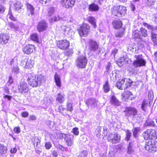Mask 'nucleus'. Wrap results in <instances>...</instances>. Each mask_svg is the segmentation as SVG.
<instances>
[{
	"label": "nucleus",
	"mask_w": 157,
	"mask_h": 157,
	"mask_svg": "<svg viewBox=\"0 0 157 157\" xmlns=\"http://www.w3.org/2000/svg\"><path fill=\"white\" fill-rule=\"evenodd\" d=\"M26 61H25V62ZM34 64V61L31 59H28L26 60L25 64V67L28 69H29L33 67Z\"/></svg>",
	"instance_id": "b1692460"
},
{
	"label": "nucleus",
	"mask_w": 157,
	"mask_h": 157,
	"mask_svg": "<svg viewBox=\"0 0 157 157\" xmlns=\"http://www.w3.org/2000/svg\"><path fill=\"white\" fill-rule=\"evenodd\" d=\"M87 63L86 58L84 56H79L77 60V66L81 68L85 67Z\"/></svg>",
	"instance_id": "f8f14e48"
},
{
	"label": "nucleus",
	"mask_w": 157,
	"mask_h": 157,
	"mask_svg": "<svg viewBox=\"0 0 157 157\" xmlns=\"http://www.w3.org/2000/svg\"><path fill=\"white\" fill-rule=\"evenodd\" d=\"M148 97L150 100L153 99L154 95L153 94V92L152 91H149L148 93Z\"/></svg>",
	"instance_id": "052dcab7"
},
{
	"label": "nucleus",
	"mask_w": 157,
	"mask_h": 157,
	"mask_svg": "<svg viewBox=\"0 0 157 157\" xmlns=\"http://www.w3.org/2000/svg\"><path fill=\"white\" fill-rule=\"evenodd\" d=\"M35 49V46L31 44H28L23 48V51L24 53L29 55L33 52Z\"/></svg>",
	"instance_id": "4468645a"
},
{
	"label": "nucleus",
	"mask_w": 157,
	"mask_h": 157,
	"mask_svg": "<svg viewBox=\"0 0 157 157\" xmlns=\"http://www.w3.org/2000/svg\"><path fill=\"white\" fill-rule=\"evenodd\" d=\"M132 35L135 38H140V36L139 33V31L138 30H135L134 31Z\"/></svg>",
	"instance_id": "49530a36"
},
{
	"label": "nucleus",
	"mask_w": 157,
	"mask_h": 157,
	"mask_svg": "<svg viewBox=\"0 0 157 157\" xmlns=\"http://www.w3.org/2000/svg\"><path fill=\"white\" fill-rule=\"evenodd\" d=\"M120 136L117 134H111L108 135L107 140L113 144H116L119 142Z\"/></svg>",
	"instance_id": "ddd939ff"
},
{
	"label": "nucleus",
	"mask_w": 157,
	"mask_h": 157,
	"mask_svg": "<svg viewBox=\"0 0 157 157\" xmlns=\"http://www.w3.org/2000/svg\"><path fill=\"white\" fill-rule=\"evenodd\" d=\"M126 115L132 117L134 119H138L139 116L137 114V111L136 109L131 107H126L125 110Z\"/></svg>",
	"instance_id": "39448f33"
},
{
	"label": "nucleus",
	"mask_w": 157,
	"mask_h": 157,
	"mask_svg": "<svg viewBox=\"0 0 157 157\" xmlns=\"http://www.w3.org/2000/svg\"><path fill=\"white\" fill-rule=\"evenodd\" d=\"M56 147L59 150L63 151L65 150V148L61 145L58 144L57 145Z\"/></svg>",
	"instance_id": "13d9d810"
},
{
	"label": "nucleus",
	"mask_w": 157,
	"mask_h": 157,
	"mask_svg": "<svg viewBox=\"0 0 157 157\" xmlns=\"http://www.w3.org/2000/svg\"><path fill=\"white\" fill-rule=\"evenodd\" d=\"M97 101L95 99L90 98L86 101V104L88 106L94 107L97 106Z\"/></svg>",
	"instance_id": "412c9836"
},
{
	"label": "nucleus",
	"mask_w": 157,
	"mask_h": 157,
	"mask_svg": "<svg viewBox=\"0 0 157 157\" xmlns=\"http://www.w3.org/2000/svg\"><path fill=\"white\" fill-rule=\"evenodd\" d=\"M31 39L33 41L38 42L39 41V37L37 34L36 33L32 34L30 36Z\"/></svg>",
	"instance_id": "f704fd0d"
},
{
	"label": "nucleus",
	"mask_w": 157,
	"mask_h": 157,
	"mask_svg": "<svg viewBox=\"0 0 157 157\" xmlns=\"http://www.w3.org/2000/svg\"><path fill=\"white\" fill-rule=\"evenodd\" d=\"M47 27V24L45 21L43 20L39 22L37 28L39 31L41 32L46 30Z\"/></svg>",
	"instance_id": "2eb2a0df"
},
{
	"label": "nucleus",
	"mask_w": 157,
	"mask_h": 157,
	"mask_svg": "<svg viewBox=\"0 0 157 157\" xmlns=\"http://www.w3.org/2000/svg\"><path fill=\"white\" fill-rule=\"evenodd\" d=\"M126 7L122 6H114L111 9L113 15L118 17L124 15L126 13Z\"/></svg>",
	"instance_id": "7ed1b4c3"
},
{
	"label": "nucleus",
	"mask_w": 157,
	"mask_h": 157,
	"mask_svg": "<svg viewBox=\"0 0 157 157\" xmlns=\"http://www.w3.org/2000/svg\"><path fill=\"white\" fill-rule=\"evenodd\" d=\"M54 79L57 86L60 87L61 86L60 79L59 75L57 73H56L55 74Z\"/></svg>",
	"instance_id": "c756f323"
},
{
	"label": "nucleus",
	"mask_w": 157,
	"mask_h": 157,
	"mask_svg": "<svg viewBox=\"0 0 157 157\" xmlns=\"http://www.w3.org/2000/svg\"><path fill=\"white\" fill-rule=\"evenodd\" d=\"M60 136L64 138V140L67 146H71L73 145L74 136L73 135L62 133Z\"/></svg>",
	"instance_id": "423d86ee"
},
{
	"label": "nucleus",
	"mask_w": 157,
	"mask_h": 157,
	"mask_svg": "<svg viewBox=\"0 0 157 157\" xmlns=\"http://www.w3.org/2000/svg\"><path fill=\"white\" fill-rule=\"evenodd\" d=\"M133 83L132 80L129 78H124L122 79H119L117 84V87L122 90L125 89L131 86Z\"/></svg>",
	"instance_id": "f03ea898"
},
{
	"label": "nucleus",
	"mask_w": 157,
	"mask_h": 157,
	"mask_svg": "<svg viewBox=\"0 0 157 157\" xmlns=\"http://www.w3.org/2000/svg\"><path fill=\"white\" fill-rule=\"evenodd\" d=\"M7 16L12 21H15L16 20V18L13 16L10 9L9 10Z\"/></svg>",
	"instance_id": "4c0bfd02"
},
{
	"label": "nucleus",
	"mask_w": 157,
	"mask_h": 157,
	"mask_svg": "<svg viewBox=\"0 0 157 157\" xmlns=\"http://www.w3.org/2000/svg\"><path fill=\"white\" fill-rule=\"evenodd\" d=\"M67 109L68 111L71 112L73 110V107L72 104L71 103H68L67 105Z\"/></svg>",
	"instance_id": "8fccbe9b"
},
{
	"label": "nucleus",
	"mask_w": 157,
	"mask_h": 157,
	"mask_svg": "<svg viewBox=\"0 0 157 157\" xmlns=\"http://www.w3.org/2000/svg\"><path fill=\"white\" fill-rule=\"evenodd\" d=\"M88 152L86 151H84L81 152L79 154V156L80 157H86L87 156Z\"/></svg>",
	"instance_id": "de8ad7c7"
},
{
	"label": "nucleus",
	"mask_w": 157,
	"mask_h": 157,
	"mask_svg": "<svg viewBox=\"0 0 157 157\" xmlns=\"http://www.w3.org/2000/svg\"><path fill=\"white\" fill-rule=\"evenodd\" d=\"M6 26L8 27L7 29L9 30L11 29L15 32L18 31L20 30V29L18 25L14 24L12 22H8L6 24Z\"/></svg>",
	"instance_id": "f3484780"
},
{
	"label": "nucleus",
	"mask_w": 157,
	"mask_h": 157,
	"mask_svg": "<svg viewBox=\"0 0 157 157\" xmlns=\"http://www.w3.org/2000/svg\"><path fill=\"white\" fill-rule=\"evenodd\" d=\"M113 25L115 29H118L122 27V22L120 20H116L113 22Z\"/></svg>",
	"instance_id": "bb28decb"
},
{
	"label": "nucleus",
	"mask_w": 157,
	"mask_h": 157,
	"mask_svg": "<svg viewBox=\"0 0 157 157\" xmlns=\"http://www.w3.org/2000/svg\"><path fill=\"white\" fill-rule=\"evenodd\" d=\"M143 25L145 27H147L148 29L152 31L154 30L155 28L152 25L148 24L146 23H143Z\"/></svg>",
	"instance_id": "79ce46f5"
},
{
	"label": "nucleus",
	"mask_w": 157,
	"mask_h": 157,
	"mask_svg": "<svg viewBox=\"0 0 157 157\" xmlns=\"http://www.w3.org/2000/svg\"><path fill=\"white\" fill-rule=\"evenodd\" d=\"M135 151V146L133 142H129L128 148V153L134 154Z\"/></svg>",
	"instance_id": "aec40b11"
},
{
	"label": "nucleus",
	"mask_w": 157,
	"mask_h": 157,
	"mask_svg": "<svg viewBox=\"0 0 157 157\" xmlns=\"http://www.w3.org/2000/svg\"><path fill=\"white\" fill-rule=\"evenodd\" d=\"M5 10V7L1 5H0V14L3 13Z\"/></svg>",
	"instance_id": "e2e57ef3"
},
{
	"label": "nucleus",
	"mask_w": 157,
	"mask_h": 157,
	"mask_svg": "<svg viewBox=\"0 0 157 157\" xmlns=\"http://www.w3.org/2000/svg\"><path fill=\"white\" fill-rule=\"evenodd\" d=\"M108 82L106 81L105 84L104 86V91L105 92H107L109 91L110 88L108 84Z\"/></svg>",
	"instance_id": "a18cd8bd"
},
{
	"label": "nucleus",
	"mask_w": 157,
	"mask_h": 157,
	"mask_svg": "<svg viewBox=\"0 0 157 157\" xmlns=\"http://www.w3.org/2000/svg\"><path fill=\"white\" fill-rule=\"evenodd\" d=\"M57 46L61 49L65 50L70 46V42L66 40H62L57 42Z\"/></svg>",
	"instance_id": "9d476101"
},
{
	"label": "nucleus",
	"mask_w": 157,
	"mask_h": 157,
	"mask_svg": "<svg viewBox=\"0 0 157 157\" xmlns=\"http://www.w3.org/2000/svg\"><path fill=\"white\" fill-rule=\"evenodd\" d=\"M89 8V10L90 11H96L98 10L99 9L98 6L94 3L90 5Z\"/></svg>",
	"instance_id": "473e14b6"
},
{
	"label": "nucleus",
	"mask_w": 157,
	"mask_h": 157,
	"mask_svg": "<svg viewBox=\"0 0 157 157\" xmlns=\"http://www.w3.org/2000/svg\"><path fill=\"white\" fill-rule=\"evenodd\" d=\"M64 97V95L63 94L59 93L56 98V100L60 103H63L65 101Z\"/></svg>",
	"instance_id": "7c9ffc66"
},
{
	"label": "nucleus",
	"mask_w": 157,
	"mask_h": 157,
	"mask_svg": "<svg viewBox=\"0 0 157 157\" xmlns=\"http://www.w3.org/2000/svg\"><path fill=\"white\" fill-rule=\"evenodd\" d=\"M135 59L133 63V66L135 67L144 66L146 64V61L144 59L142 55L137 54L134 56Z\"/></svg>",
	"instance_id": "20e7f679"
},
{
	"label": "nucleus",
	"mask_w": 157,
	"mask_h": 157,
	"mask_svg": "<svg viewBox=\"0 0 157 157\" xmlns=\"http://www.w3.org/2000/svg\"><path fill=\"white\" fill-rule=\"evenodd\" d=\"M23 6L22 4L20 2L17 1L14 5V9L15 10L19 13L21 11Z\"/></svg>",
	"instance_id": "393cba45"
},
{
	"label": "nucleus",
	"mask_w": 157,
	"mask_h": 157,
	"mask_svg": "<svg viewBox=\"0 0 157 157\" xmlns=\"http://www.w3.org/2000/svg\"><path fill=\"white\" fill-rule=\"evenodd\" d=\"M132 95V93L129 91H125L122 95V96L124 98L130 99V96Z\"/></svg>",
	"instance_id": "72a5a7b5"
},
{
	"label": "nucleus",
	"mask_w": 157,
	"mask_h": 157,
	"mask_svg": "<svg viewBox=\"0 0 157 157\" xmlns=\"http://www.w3.org/2000/svg\"><path fill=\"white\" fill-rule=\"evenodd\" d=\"M145 140L152 139L156 137V132L154 130L150 129L145 131L143 133Z\"/></svg>",
	"instance_id": "0eeeda50"
},
{
	"label": "nucleus",
	"mask_w": 157,
	"mask_h": 157,
	"mask_svg": "<svg viewBox=\"0 0 157 157\" xmlns=\"http://www.w3.org/2000/svg\"><path fill=\"white\" fill-rule=\"evenodd\" d=\"M9 36L7 34L1 33L0 35V43L2 44H6L8 42Z\"/></svg>",
	"instance_id": "dca6fc26"
},
{
	"label": "nucleus",
	"mask_w": 157,
	"mask_h": 157,
	"mask_svg": "<svg viewBox=\"0 0 157 157\" xmlns=\"http://www.w3.org/2000/svg\"><path fill=\"white\" fill-rule=\"evenodd\" d=\"M131 136V133L130 131L127 130L126 131V140L128 141L129 140Z\"/></svg>",
	"instance_id": "6e6d98bb"
},
{
	"label": "nucleus",
	"mask_w": 157,
	"mask_h": 157,
	"mask_svg": "<svg viewBox=\"0 0 157 157\" xmlns=\"http://www.w3.org/2000/svg\"><path fill=\"white\" fill-rule=\"evenodd\" d=\"M61 17L58 16H55L53 17H52L51 19H49L50 21L51 22H53L56 21L60 19Z\"/></svg>",
	"instance_id": "09e8293b"
},
{
	"label": "nucleus",
	"mask_w": 157,
	"mask_h": 157,
	"mask_svg": "<svg viewBox=\"0 0 157 157\" xmlns=\"http://www.w3.org/2000/svg\"><path fill=\"white\" fill-rule=\"evenodd\" d=\"M140 31L142 35L144 37H145L147 35V30L144 28H141L140 29Z\"/></svg>",
	"instance_id": "ea45409f"
},
{
	"label": "nucleus",
	"mask_w": 157,
	"mask_h": 157,
	"mask_svg": "<svg viewBox=\"0 0 157 157\" xmlns=\"http://www.w3.org/2000/svg\"><path fill=\"white\" fill-rule=\"evenodd\" d=\"M144 126H150L152 127H155L157 126L155 122L151 119H148L147 120L144 124Z\"/></svg>",
	"instance_id": "a878e982"
},
{
	"label": "nucleus",
	"mask_w": 157,
	"mask_h": 157,
	"mask_svg": "<svg viewBox=\"0 0 157 157\" xmlns=\"http://www.w3.org/2000/svg\"><path fill=\"white\" fill-rule=\"evenodd\" d=\"M13 130L15 133L17 134L21 132L20 128L19 127H15Z\"/></svg>",
	"instance_id": "bf43d9fd"
},
{
	"label": "nucleus",
	"mask_w": 157,
	"mask_h": 157,
	"mask_svg": "<svg viewBox=\"0 0 157 157\" xmlns=\"http://www.w3.org/2000/svg\"><path fill=\"white\" fill-rule=\"evenodd\" d=\"M3 91L5 93V94H4V95H5V94H9L10 91L9 90V89L8 88L6 87H5L3 89Z\"/></svg>",
	"instance_id": "338daca9"
},
{
	"label": "nucleus",
	"mask_w": 157,
	"mask_h": 157,
	"mask_svg": "<svg viewBox=\"0 0 157 157\" xmlns=\"http://www.w3.org/2000/svg\"><path fill=\"white\" fill-rule=\"evenodd\" d=\"M156 143L157 142H156ZM156 144V142L154 141L146 142L145 148L146 150L150 152H152V151H155L157 146Z\"/></svg>",
	"instance_id": "1a4fd4ad"
},
{
	"label": "nucleus",
	"mask_w": 157,
	"mask_h": 157,
	"mask_svg": "<svg viewBox=\"0 0 157 157\" xmlns=\"http://www.w3.org/2000/svg\"><path fill=\"white\" fill-rule=\"evenodd\" d=\"M110 102L111 104L116 106H119L121 105L120 101L114 95L111 96Z\"/></svg>",
	"instance_id": "4be33fe9"
},
{
	"label": "nucleus",
	"mask_w": 157,
	"mask_h": 157,
	"mask_svg": "<svg viewBox=\"0 0 157 157\" xmlns=\"http://www.w3.org/2000/svg\"><path fill=\"white\" fill-rule=\"evenodd\" d=\"M59 110L60 112L62 113L63 115H64L65 114H65L64 113V112L65 111H66V109L63 107V106H60L59 107Z\"/></svg>",
	"instance_id": "5fc2aeb1"
},
{
	"label": "nucleus",
	"mask_w": 157,
	"mask_h": 157,
	"mask_svg": "<svg viewBox=\"0 0 157 157\" xmlns=\"http://www.w3.org/2000/svg\"><path fill=\"white\" fill-rule=\"evenodd\" d=\"M126 57L124 56L121 57L117 61V64L120 67H121L122 63H123L125 60Z\"/></svg>",
	"instance_id": "e433bc0d"
},
{
	"label": "nucleus",
	"mask_w": 157,
	"mask_h": 157,
	"mask_svg": "<svg viewBox=\"0 0 157 157\" xmlns=\"http://www.w3.org/2000/svg\"><path fill=\"white\" fill-rule=\"evenodd\" d=\"M54 12V8L53 7H50L49 9L48 14L49 16H52Z\"/></svg>",
	"instance_id": "603ef678"
},
{
	"label": "nucleus",
	"mask_w": 157,
	"mask_h": 157,
	"mask_svg": "<svg viewBox=\"0 0 157 157\" xmlns=\"http://www.w3.org/2000/svg\"><path fill=\"white\" fill-rule=\"evenodd\" d=\"M17 88L21 94L26 93L29 90L28 84L24 82H20Z\"/></svg>",
	"instance_id": "9b49d317"
},
{
	"label": "nucleus",
	"mask_w": 157,
	"mask_h": 157,
	"mask_svg": "<svg viewBox=\"0 0 157 157\" xmlns=\"http://www.w3.org/2000/svg\"><path fill=\"white\" fill-rule=\"evenodd\" d=\"M62 29L64 31L65 34L69 35L72 33V30L69 26H63L62 27Z\"/></svg>",
	"instance_id": "c85d7f7f"
},
{
	"label": "nucleus",
	"mask_w": 157,
	"mask_h": 157,
	"mask_svg": "<svg viewBox=\"0 0 157 157\" xmlns=\"http://www.w3.org/2000/svg\"><path fill=\"white\" fill-rule=\"evenodd\" d=\"M13 82V79L11 76H10L9 77V80L7 83L8 85H11Z\"/></svg>",
	"instance_id": "0e129e2a"
},
{
	"label": "nucleus",
	"mask_w": 157,
	"mask_h": 157,
	"mask_svg": "<svg viewBox=\"0 0 157 157\" xmlns=\"http://www.w3.org/2000/svg\"><path fill=\"white\" fill-rule=\"evenodd\" d=\"M128 51H130L132 52L135 53L136 52V48L134 46L130 45L128 47Z\"/></svg>",
	"instance_id": "a19ab883"
},
{
	"label": "nucleus",
	"mask_w": 157,
	"mask_h": 157,
	"mask_svg": "<svg viewBox=\"0 0 157 157\" xmlns=\"http://www.w3.org/2000/svg\"><path fill=\"white\" fill-rule=\"evenodd\" d=\"M147 104V101L145 100H144L143 101L141 105V108L143 110L145 111H146Z\"/></svg>",
	"instance_id": "58836bf2"
},
{
	"label": "nucleus",
	"mask_w": 157,
	"mask_h": 157,
	"mask_svg": "<svg viewBox=\"0 0 157 157\" xmlns=\"http://www.w3.org/2000/svg\"><path fill=\"white\" fill-rule=\"evenodd\" d=\"M89 48L93 51H95L98 48V45L97 42L92 40H90L89 41Z\"/></svg>",
	"instance_id": "6ab92c4d"
},
{
	"label": "nucleus",
	"mask_w": 157,
	"mask_h": 157,
	"mask_svg": "<svg viewBox=\"0 0 157 157\" xmlns=\"http://www.w3.org/2000/svg\"><path fill=\"white\" fill-rule=\"evenodd\" d=\"M52 146L50 142H47L45 144V147L47 149H49Z\"/></svg>",
	"instance_id": "69168bd1"
},
{
	"label": "nucleus",
	"mask_w": 157,
	"mask_h": 157,
	"mask_svg": "<svg viewBox=\"0 0 157 157\" xmlns=\"http://www.w3.org/2000/svg\"><path fill=\"white\" fill-rule=\"evenodd\" d=\"M7 151V147L3 144H0V155L6 153Z\"/></svg>",
	"instance_id": "2f4dec72"
},
{
	"label": "nucleus",
	"mask_w": 157,
	"mask_h": 157,
	"mask_svg": "<svg viewBox=\"0 0 157 157\" xmlns=\"http://www.w3.org/2000/svg\"><path fill=\"white\" fill-rule=\"evenodd\" d=\"M90 31V26L86 24H83L79 29L78 33L81 36H86L88 35Z\"/></svg>",
	"instance_id": "6e6552de"
},
{
	"label": "nucleus",
	"mask_w": 157,
	"mask_h": 157,
	"mask_svg": "<svg viewBox=\"0 0 157 157\" xmlns=\"http://www.w3.org/2000/svg\"><path fill=\"white\" fill-rule=\"evenodd\" d=\"M35 140H37V141L35 145L36 147H37L38 145H40V139L37 137H35Z\"/></svg>",
	"instance_id": "680f3d73"
},
{
	"label": "nucleus",
	"mask_w": 157,
	"mask_h": 157,
	"mask_svg": "<svg viewBox=\"0 0 157 157\" xmlns=\"http://www.w3.org/2000/svg\"><path fill=\"white\" fill-rule=\"evenodd\" d=\"M29 113L27 112H23L21 113V115L22 117H26L28 116Z\"/></svg>",
	"instance_id": "774afa93"
},
{
	"label": "nucleus",
	"mask_w": 157,
	"mask_h": 157,
	"mask_svg": "<svg viewBox=\"0 0 157 157\" xmlns=\"http://www.w3.org/2000/svg\"><path fill=\"white\" fill-rule=\"evenodd\" d=\"M87 21L93 27L95 28L96 27V19L92 16H89L87 18Z\"/></svg>",
	"instance_id": "5701e85b"
},
{
	"label": "nucleus",
	"mask_w": 157,
	"mask_h": 157,
	"mask_svg": "<svg viewBox=\"0 0 157 157\" xmlns=\"http://www.w3.org/2000/svg\"><path fill=\"white\" fill-rule=\"evenodd\" d=\"M151 38L152 41L154 44L155 45L157 44V42L156 41L157 40V35L156 34L152 33L151 34Z\"/></svg>",
	"instance_id": "c03bdc74"
},
{
	"label": "nucleus",
	"mask_w": 157,
	"mask_h": 157,
	"mask_svg": "<svg viewBox=\"0 0 157 157\" xmlns=\"http://www.w3.org/2000/svg\"><path fill=\"white\" fill-rule=\"evenodd\" d=\"M140 131V128L137 127L135 128L133 131V135L135 137H136V135Z\"/></svg>",
	"instance_id": "37998d69"
},
{
	"label": "nucleus",
	"mask_w": 157,
	"mask_h": 157,
	"mask_svg": "<svg viewBox=\"0 0 157 157\" xmlns=\"http://www.w3.org/2000/svg\"><path fill=\"white\" fill-rule=\"evenodd\" d=\"M26 6L28 10L30 11L31 14L33 15L34 10V7L28 3L26 4Z\"/></svg>",
	"instance_id": "c9c22d12"
},
{
	"label": "nucleus",
	"mask_w": 157,
	"mask_h": 157,
	"mask_svg": "<svg viewBox=\"0 0 157 157\" xmlns=\"http://www.w3.org/2000/svg\"><path fill=\"white\" fill-rule=\"evenodd\" d=\"M27 81L30 86L36 87L41 85L45 81L44 77L41 75H38L37 76L33 73L29 74L28 75Z\"/></svg>",
	"instance_id": "f257e3e1"
},
{
	"label": "nucleus",
	"mask_w": 157,
	"mask_h": 157,
	"mask_svg": "<svg viewBox=\"0 0 157 157\" xmlns=\"http://www.w3.org/2000/svg\"><path fill=\"white\" fill-rule=\"evenodd\" d=\"M121 72L118 70H115L112 72V74L110 75V77L111 79L113 80H116L117 78H119L118 75H117L118 74Z\"/></svg>",
	"instance_id": "cd10ccee"
},
{
	"label": "nucleus",
	"mask_w": 157,
	"mask_h": 157,
	"mask_svg": "<svg viewBox=\"0 0 157 157\" xmlns=\"http://www.w3.org/2000/svg\"><path fill=\"white\" fill-rule=\"evenodd\" d=\"M72 132L74 135H78L79 133L78 128H74L72 130Z\"/></svg>",
	"instance_id": "864d4df0"
},
{
	"label": "nucleus",
	"mask_w": 157,
	"mask_h": 157,
	"mask_svg": "<svg viewBox=\"0 0 157 157\" xmlns=\"http://www.w3.org/2000/svg\"><path fill=\"white\" fill-rule=\"evenodd\" d=\"M19 69L17 66L14 67L12 70V72L15 74H17L19 73Z\"/></svg>",
	"instance_id": "3c124183"
},
{
	"label": "nucleus",
	"mask_w": 157,
	"mask_h": 157,
	"mask_svg": "<svg viewBox=\"0 0 157 157\" xmlns=\"http://www.w3.org/2000/svg\"><path fill=\"white\" fill-rule=\"evenodd\" d=\"M12 96H9L7 94L4 95L3 96L5 100H7L8 101H10L11 99L12 98Z\"/></svg>",
	"instance_id": "4d7b16f0"
},
{
	"label": "nucleus",
	"mask_w": 157,
	"mask_h": 157,
	"mask_svg": "<svg viewBox=\"0 0 157 157\" xmlns=\"http://www.w3.org/2000/svg\"><path fill=\"white\" fill-rule=\"evenodd\" d=\"M75 1V0H62L61 2L66 8L71 7L74 6Z\"/></svg>",
	"instance_id": "a211bd4d"
}]
</instances>
